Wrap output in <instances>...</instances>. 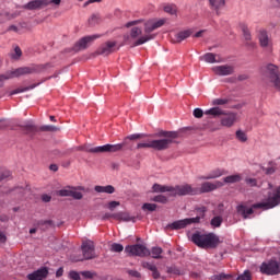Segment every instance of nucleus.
Wrapping results in <instances>:
<instances>
[{
	"mask_svg": "<svg viewBox=\"0 0 280 280\" xmlns=\"http://www.w3.org/2000/svg\"><path fill=\"white\" fill-rule=\"evenodd\" d=\"M265 70L266 71H279V67H277L276 65H272V63H267L265 66Z\"/></svg>",
	"mask_w": 280,
	"mask_h": 280,
	"instance_id": "nucleus-59",
	"label": "nucleus"
},
{
	"mask_svg": "<svg viewBox=\"0 0 280 280\" xmlns=\"http://www.w3.org/2000/svg\"><path fill=\"white\" fill-rule=\"evenodd\" d=\"M141 34H142L141 28H139V27H133V28H131L130 37H131V38H139V36H141Z\"/></svg>",
	"mask_w": 280,
	"mask_h": 280,
	"instance_id": "nucleus-45",
	"label": "nucleus"
},
{
	"mask_svg": "<svg viewBox=\"0 0 280 280\" xmlns=\"http://www.w3.org/2000/svg\"><path fill=\"white\" fill-rule=\"evenodd\" d=\"M69 278L72 279V280H82L80 278V273L78 271H75V270H71L69 272Z\"/></svg>",
	"mask_w": 280,
	"mask_h": 280,
	"instance_id": "nucleus-56",
	"label": "nucleus"
},
{
	"mask_svg": "<svg viewBox=\"0 0 280 280\" xmlns=\"http://www.w3.org/2000/svg\"><path fill=\"white\" fill-rule=\"evenodd\" d=\"M205 115H211L212 117H221V126L224 128H233L237 122V113H225L220 107H212L205 112Z\"/></svg>",
	"mask_w": 280,
	"mask_h": 280,
	"instance_id": "nucleus-5",
	"label": "nucleus"
},
{
	"mask_svg": "<svg viewBox=\"0 0 280 280\" xmlns=\"http://www.w3.org/2000/svg\"><path fill=\"white\" fill-rule=\"evenodd\" d=\"M125 252L128 253L130 257H150V249L141 244L128 245Z\"/></svg>",
	"mask_w": 280,
	"mask_h": 280,
	"instance_id": "nucleus-11",
	"label": "nucleus"
},
{
	"mask_svg": "<svg viewBox=\"0 0 280 280\" xmlns=\"http://www.w3.org/2000/svg\"><path fill=\"white\" fill-rule=\"evenodd\" d=\"M36 226H38L40 231H49V229H56V223L54 220H39Z\"/></svg>",
	"mask_w": 280,
	"mask_h": 280,
	"instance_id": "nucleus-23",
	"label": "nucleus"
},
{
	"mask_svg": "<svg viewBox=\"0 0 280 280\" xmlns=\"http://www.w3.org/2000/svg\"><path fill=\"white\" fill-rule=\"evenodd\" d=\"M49 69H51V63H40V65H35L31 68L16 69V71H47Z\"/></svg>",
	"mask_w": 280,
	"mask_h": 280,
	"instance_id": "nucleus-24",
	"label": "nucleus"
},
{
	"mask_svg": "<svg viewBox=\"0 0 280 280\" xmlns=\"http://www.w3.org/2000/svg\"><path fill=\"white\" fill-rule=\"evenodd\" d=\"M223 180H224V183H228V184L240 183V180H242V175H240V174L230 175V176L224 177Z\"/></svg>",
	"mask_w": 280,
	"mask_h": 280,
	"instance_id": "nucleus-34",
	"label": "nucleus"
},
{
	"mask_svg": "<svg viewBox=\"0 0 280 280\" xmlns=\"http://www.w3.org/2000/svg\"><path fill=\"white\" fill-rule=\"evenodd\" d=\"M258 39L260 43V47H268V45H270V37H268V32H266L265 30L259 31Z\"/></svg>",
	"mask_w": 280,
	"mask_h": 280,
	"instance_id": "nucleus-26",
	"label": "nucleus"
},
{
	"mask_svg": "<svg viewBox=\"0 0 280 280\" xmlns=\"http://www.w3.org/2000/svg\"><path fill=\"white\" fill-rule=\"evenodd\" d=\"M13 191H16L18 194H20V196H23L25 194V188H23V186H16L9 189V194H12Z\"/></svg>",
	"mask_w": 280,
	"mask_h": 280,
	"instance_id": "nucleus-49",
	"label": "nucleus"
},
{
	"mask_svg": "<svg viewBox=\"0 0 280 280\" xmlns=\"http://www.w3.org/2000/svg\"><path fill=\"white\" fill-rule=\"evenodd\" d=\"M7 178H12V172L8 170H0V183L7 180Z\"/></svg>",
	"mask_w": 280,
	"mask_h": 280,
	"instance_id": "nucleus-40",
	"label": "nucleus"
},
{
	"mask_svg": "<svg viewBox=\"0 0 280 280\" xmlns=\"http://www.w3.org/2000/svg\"><path fill=\"white\" fill-rule=\"evenodd\" d=\"M236 139L241 141V143H246L248 141V136L243 130L236 131Z\"/></svg>",
	"mask_w": 280,
	"mask_h": 280,
	"instance_id": "nucleus-38",
	"label": "nucleus"
},
{
	"mask_svg": "<svg viewBox=\"0 0 280 280\" xmlns=\"http://www.w3.org/2000/svg\"><path fill=\"white\" fill-rule=\"evenodd\" d=\"M75 150H77L78 152H89L90 154H98V149H97V147L91 148V147H89V145H86V144H84V145H79V147L75 148Z\"/></svg>",
	"mask_w": 280,
	"mask_h": 280,
	"instance_id": "nucleus-30",
	"label": "nucleus"
},
{
	"mask_svg": "<svg viewBox=\"0 0 280 280\" xmlns=\"http://www.w3.org/2000/svg\"><path fill=\"white\" fill-rule=\"evenodd\" d=\"M222 221H223L222 217H214L211 220V225L215 226V228L221 226L222 225Z\"/></svg>",
	"mask_w": 280,
	"mask_h": 280,
	"instance_id": "nucleus-50",
	"label": "nucleus"
},
{
	"mask_svg": "<svg viewBox=\"0 0 280 280\" xmlns=\"http://www.w3.org/2000/svg\"><path fill=\"white\" fill-rule=\"evenodd\" d=\"M82 277H84V279H94L95 277H97V273L93 272V271H81Z\"/></svg>",
	"mask_w": 280,
	"mask_h": 280,
	"instance_id": "nucleus-52",
	"label": "nucleus"
},
{
	"mask_svg": "<svg viewBox=\"0 0 280 280\" xmlns=\"http://www.w3.org/2000/svg\"><path fill=\"white\" fill-rule=\"evenodd\" d=\"M128 275L135 279H141V272L137 270H128Z\"/></svg>",
	"mask_w": 280,
	"mask_h": 280,
	"instance_id": "nucleus-60",
	"label": "nucleus"
},
{
	"mask_svg": "<svg viewBox=\"0 0 280 280\" xmlns=\"http://www.w3.org/2000/svg\"><path fill=\"white\" fill-rule=\"evenodd\" d=\"M260 272L262 275H279L280 272V265L277 260H269L267 262H262L260 266Z\"/></svg>",
	"mask_w": 280,
	"mask_h": 280,
	"instance_id": "nucleus-15",
	"label": "nucleus"
},
{
	"mask_svg": "<svg viewBox=\"0 0 280 280\" xmlns=\"http://www.w3.org/2000/svg\"><path fill=\"white\" fill-rule=\"evenodd\" d=\"M114 220H121L122 222H135V218L130 217V214L126 212H118L114 215Z\"/></svg>",
	"mask_w": 280,
	"mask_h": 280,
	"instance_id": "nucleus-31",
	"label": "nucleus"
},
{
	"mask_svg": "<svg viewBox=\"0 0 280 280\" xmlns=\"http://www.w3.org/2000/svg\"><path fill=\"white\" fill-rule=\"evenodd\" d=\"M151 276H152V278L153 279H161V272H159V268H156V266L155 267H153V269L151 270Z\"/></svg>",
	"mask_w": 280,
	"mask_h": 280,
	"instance_id": "nucleus-57",
	"label": "nucleus"
},
{
	"mask_svg": "<svg viewBox=\"0 0 280 280\" xmlns=\"http://www.w3.org/2000/svg\"><path fill=\"white\" fill-rule=\"evenodd\" d=\"M280 205V186L275 189L273 195L268 197V200L266 202H259L253 205L252 208H248L244 205H241L237 207V213L246 220L248 215H253L255 211L253 209H273V207H277Z\"/></svg>",
	"mask_w": 280,
	"mask_h": 280,
	"instance_id": "nucleus-2",
	"label": "nucleus"
},
{
	"mask_svg": "<svg viewBox=\"0 0 280 280\" xmlns=\"http://www.w3.org/2000/svg\"><path fill=\"white\" fill-rule=\"evenodd\" d=\"M242 32L244 39L246 40V45H248L249 47H255V43L250 42L253 39V36L250 35V30H248V26L243 25Z\"/></svg>",
	"mask_w": 280,
	"mask_h": 280,
	"instance_id": "nucleus-27",
	"label": "nucleus"
},
{
	"mask_svg": "<svg viewBox=\"0 0 280 280\" xmlns=\"http://www.w3.org/2000/svg\"><path fill=\"white\" fill-rule=\"evenodd\" d=\"M166 272H167V275H175L176 277H180V276L185 275V270H180L175 265H173L171 267H166Z\"/></svg>",
	"mask_w": 280,
	"mask_h": 280,
	"instance_id": "nucleus-32",
	"label": "nucleus"
},
{
	"mask_svg": "<svg viewBox=\"0 0 280 280\" xmlns=\"http://www.w3.org/2000/svg\"><path fill=\"white\" fill-rule=\"evenodd\" d=\"M224 183L222 182H205L201 184V188L199 189V194H209V191H215V189L223 187Z\"/></svg>",
	"mask_w": 280,
	"mask_h": 280,
	"instance_id": "nucleus-18",
	"label": "nucleus"
},
{
	"mask_svg": "<svg viewBox=\"0 0 280 280\" xmlns=\"http://www.w3.org/2000/svg\"><path fill=\"white\" fill-rule=\"evenodd\" d=\"M224 104H229V100L226 98H217L212 101V106H224Z\"/></svg>",
	"mask_w": 280,
	"mask_h": 280,
	"instance_id": "nucleus-46",
	"label": "nucleus"
},
{
	"mask_svg": "<svg viewBox=\"0 0 280 280\" xmlns=\"http://www.w3.org/2000/svg\"><path fill=\"white\" fill-rule=\"evenodd\" d=\"M191 36V31H182L176 34V43H183V40Z\"/></svg>",
	"mask_w": 280,
	"mask_h": 280,
	"instance_id": "nucleus-33",
	"label": "nucleus"
},
{
	"mask_svg": "<svg viewBox=\"0 0 280 280\" xmlns=\"http://www.w3.org/2000/svg\"><path fill=\"white\" fill-rule=\"evenodd\" d=\"M197 194H200L199 188H194L191 185L185 184L172 187L171 196H197Z\"/></svg>",
	"mask_w": 280,
	"mask_h": 280,
	"instance_id": "nucleus-9",
	"label": "nucleus"
},
{
	"mask_svg": "<svg viewBox=\"0 0 280 280\" xmlns=\"http://www.w3.org/2000/svg\"><path fill=\"white\" fill-rule=\"evenodd\" d=\"M47 275H49V269H47V267H43V268L27 275L26 279H28V280H43V279H47Z\"/></svg>",
	"mask_w": 280,
	"mask_h": 280,
	"instance_id": "nucleus-20",
	"label": "nucleus"
},
{
	"mask_svg": "<svg viewBox=\"0 0 280 280\" xmlns=\"http://www.w3.org/2000/svg\"><path fill=\"white\" fill-rule=\"evenodd\" d=\"M262 82L271 84L276 91L280 92V72L279 71H265L262 73Z\"/></svg>",
	"mask_w": 280,
	"mask_h": 280,
	"instance_id": "nucleus-12",
	"label": "nucleus"
},
{
	"mask_svg": "<svg viewBox=\"0 0 280 280\" xmlns=\"http://www.w3.org/2000/svg\"><path fill=\"white\" fill-rule=\"evenodd\" d=\"M163 25H165V20H159L156 22H153V27H155V30H159V27H163Z\"/></svg>",
	"mask_w": 280,
	"mask_h": 280,
	"instance_id": "nucleus-62",
	"label": "nucleus"
},
{
	"mask_svg": "<svg viewBox=\"0 0 280 280\" xmlns=\"http://www.w3.org/2000/svg\"><path fill=\"white\" fill-rule=\"evenodd\" d=\"M78 189H84L83 187H71L68 186L59 191H57V196H61V197H70L73 198L74 200H82L83 195L82 192L78 191Z\"/></svg>",
	"mask_w": 280,
	"mask_h": 280,
	"instance_id": "nucleus-14",
	"label": "nucleus"
},
{
	"mask_svg": "<svg viewBox=\"0 0 280 280\" xmlns=\"http://www.w3.org/2000/svg\"><path fill=\"white\" fill-rule=\"evenodd\" d=\"M97 38H102V35L96 34V35H88L82 37L75 43L73 47V51H82L84 49H88L89 45L94 43V40H97Z\"/></svg>",
	"mask_w": 280,
	"mask_h": 280,
	"instance_id": "nucleus-13",
	"label": "nucleus"
},
{
	"mask_svg": "<svg viewBox=\"0 0 280 280\" xmlns=\"http://www.w3.org/2000/svg\"><path fill=\"white\" fill-rule=\"evenodd\" d=\"M219 176H222V173L220 171H215L213 175H209L206 178V180H211V178H219Z\"/></svg>",
	"mask_w": 280,
	"mask_h": 280,
	"instance_id": "nucleus-63",
	"label": "nucleus"
},
{
	"mask_svg": "<svg viewBox=\"0 0 280 280\" xmlns=\"http://www.w3.org/2000/svg\"><path fill=\"white\" fill-rule=\"evenodd\" d=\"M21 56H23V51L21 50V47L16 46L14 48V51L11 54V58L13 60H19V58H21Z\"/></svg>",
	"mask_w": 280,
	"mask_h": 280,
	"instance_id": "nucleus-42",
	"label": "nucleus"
},
{
	"mask_svg": "<svg viewBox=\"0 0 280 280\" xmlns=\"http://www.w3.org/2000/svg\"><path fill=\"white\" fill-rule=\"evenodd\" d=\"M20 128L24 135H27L31 137V139H34V136L38 130L42 132H60V127L51 126V125H46L42 127H36V125L32 124H26V125H20Z\"/></svg>",
	"mask_w": 280,
	"mask_h": 280,
	"instance_id": "nucleus-6",
	"label": "nucleus"
},
{
	"mask_svg": "<svg viewBox=\"0 0 280 280\" xmlns=\"http://www.w3.org/2000/svg\"><path fill=\"white\" fill-rule=\"evenodd\" d=\"M236 280H253V277L250 276V272L246 270L243 275L238 276Z\"/></svg>",
	"mask_w": 280,
	"mask_h": 280,
	"instance_id": "nucleus-54",
	"label": "nucleus"
},
{
	"mask_svg": "<svg viewBox=\"0 0 280 280\" xmlns=\"http://www.w3.org/2000/svg\"><path fill=\"white\" fill-rule=\"evenodd\" d=\"M205 115V112H202L201 108H195L194 109V117L197 119H201V117Z\"/></svg>",
	"mask_w": 280,
	"mask_h": 280,
	"instance_id": "nucleus-58",
	"label": "nucleus"
},
{
	"mask_svg": "<svg viewBox=\"0 0 280 280\" xmlns=\"http://www.w3.org/2000/svg\"><path fill=\"white\" fill-rule=\"evenodd\" d=\"M49 5V1L47 0H32L28 3L24 4V10H40L43 8H47Z\"/></svg>",
	"mask_w": 280,
	"mask_h": 280,
	"instance_id": "nucleus-19",
	"label": "nucleus"
},
{
	"mask_svg": "<svg viewBox=\"0 0 280 280\" xmlns=\"http://www.w3.org/2000/svg\"><path fill=\"white\" fill-rule=\"evenodd\" d=\"M244 80H248V74H240L237 78H230V82H244Z\"/></svg>",
	"mask_w": 280,
	"mask_h": 280,
	"instance_id": "nucleus-47",
	"label": "nucleus"
},
{
	"mask_svg": "<svg viewBox=\"0 0 280 280\" xmlns=\"http://www.w3.org/2000/svg\"><path fill=\"white\" fill-rule=\"evenodd\" d=\"M153 202H160L161 205H167V197L158 195L151 199Z\"/></svg>",
	"mask_w": 280,
	"mask_h": 280,
	"instance_id": "nucleus-41",
	"label": "nucleus"
},
{
	"mask_svg": "<svg viewBox=\"0 0 280 280\" xmlns=\"http://www.w3.org/2000/svg\"><path fill=\"white\" fill-rule=\"evenodd\" d=\"M212 280H226L231 279V275H225V273H220V275H214L211 278Z\"/></svg>",
	"mask_w": 280,
	"mask_h": 280,
	"instance_id": "nucleus-53",
	"label": "nucleus"
},
{
	"mask_svg": "<svg viewBox=\"0 0 280 280\" xmlns=\"http://www.w3.org/2000/svg\"><path fill=\"white\" fill-rule=\"evenodd\" d=\"M100 21H101L100 14H92L91 18L89 19V25L91 26L97 25Z\"/></svg>",
	"mask_w": 280,
	"mask_h": 280,
	"instance_id": "nucleus-43",
	"label": "nucleus"
},
{
	"mask_svg": "<svg viewBox=\"0 0 280 280\" xmlns=\"http://www.w3.org/2000/svg\"><path fill=\"white\" fill-rule=\"evenodd\" d=\"M119 205H121L119 201H109L107 208L109 211H115Z\"/></svg>",
	"mask_w": 280,
	"mask_h": 280,
	"instance_id": "nucleus-55",
	"label": "nucleus"
},
{
	"mask_svg": "<svg viewBox=\"0 0 280 280\" xmlns=\"http://www.w3.org/2000/svg\"><path fill=\"white\" fill-rule=\"evenodd\" d=\"M129 142L122 141L118 144H105L102 147H97L98 154H106V152L113 153V152H121L124 148H128Z\"/></svg>",
	"mask_w": 280,
	"mask_h": 280,
	"instance_id": "nucleus-16",
	"label": "nucleus"
},
{
	"mask_svg": "<svg viewBox=\"0 0 280 280\" xmlns=\"http://www.w3.org/2000/svg\"><path fill=\"white\" fill-rule=\"evenodd\" d=\"M82 258H73V261H89L90 259H96L95 245L91 241H85L81 245Z\"/></svg>",
	"mask_w": 280,
	"mask_h": 280,
	"instance_id": "nucleus-8",
	"label": "nucleus"
},
{
	"mask_svg": "<svg viewBox=\"0 0 280 280\" xmlns=\"http://www.w3.org/2000/svg\"><path fill=\"white\" fill-rule=\"evenodd\" d=\"M211 10L215 11L217 16L222 14L221 10L226 5V0H209Z\"/></svg>",
	"mask_w": 280,
	"mask_h": 280,
	"instance_id": "nucleus-22",
	"label": "nucleus"
},
{
	"mask_svg": "<svg viewBox=\"0 0 280 280\" xmlns=\"http://www.w3.org/2000/svg\"><path fill=\"white\" fill-rule=\"evenodd\" d=\"M189 277H191V279L200 280V279H202V273L196 272V271H191L189 273Z\"/></svg>",
	"mask_w": 280,
	"mask_h": 280,
	"instance_id": "nucleus-61",
	"label": "nucleus"
},
{
	"mask_svg": "<svg viewBox=\"0 0 280 280\" xmlns=\"http://www.w3.org/2000/svg\"><path fill=\"white\" fill-rule=\"evenodd\" d=\"M163 9H164V12H166V14H171V15H174L176 14V12H178L176 4H164Z\"/></svg>",
	"mask_w": 280,
	"mask_h": 280,
	"instance_id": "nucleus-36",
	"label": "nucleus"
},
{
	"mask_svg": "<svg viewBox=\"0 0 280 280\" xmlns=\"http://www.w3.org/2000/svg\"><path fill=\"white\" fill-rule=\"evenodd\" d=\"M115 45H117V43L107 42L97 49L96 54H98V56H109V54L115 51Z\"/></svg>",
	"mask_w": 280,
	"mask_h": 280,
	"instance_id": "nucleus-21",
	"label": "nucleus"
},
{
	"mask_svg": "<svg viewBox=\"0 0 280 280\" xmlns=\"http://www.w3.org/2000/svg\"><path fill=\"white\" fill-rule=\"evenodd\" d=\"M237 69V63H228L218 67V71H235Z\"/></svg>",
	"mask_w": 280,
	"mask_h": 280,
	"instance_id": "nucleus-37",
	"label": "nucleus"
},
{
	"mask_svg": "<svg viewBox=\"0 0 280 280\" xmlns=\"http://www.w3.org/2000/svg\"><path fill=\"white\" fill-rule=\"evenodd\" d=\"M151 253L153 255V259H163V256H161L163 254V248L153 247Z\"/></svg>",
	"mask_w": 280,
	"mask_h": 280,
	"instance_id": "nucleus-39",
	"label": "nucleus"
},
{
	"mask_svg": "<svg viewBox=\"0 0 280 280\" xmlns=\"http://www.w3.org/2000/svg\"><path fill=\"white\" fill-rule=\"evenodd\" d=\"M245 183L248 187H259L256 178L247 177L245 178Z\"/></svg>",
	"mask_w": 280,
	"mask_h": 280,
	"instance_id": "nucleus-48",
	"label": "nucleus"
},
{
	"mask_svg": "<svg viewBox=\"0 0 280 280\" xmlns=\"http://www.w3.org/2000/svg\"><path fill=\"white\" fill-rule=\"evenodd\" d=\"M205 213H207V208L201 207L196 209V217L183 219L175 221L173 223H170L166 225V229H170L171 231H180V229H186L190 224H200V220H203Z\"/></svg>",
	"mask_w": 280,
	"mask_h": 280,
	"instance_id": "nucleus-4",
	"label": "nucleus"
},
{
	"mask_svg": "<svg viewBox=\"0 0 280 280\" xmlns=\"http://www.w3.org/2000/svg\"><path fill=\"white\" fill-rule=\"evenodd\" d=\"M94 191L97 194H115V187L113 185L95 186Z\"/></svg>",
	"mask_w": 280,
	"mask_h": 280,
	"instance_id": "nucleus-28",
	"label": "nucleus"
},
{
	"mask_svg": "<svg viewBox=\"0 0 280 280\" xmlns=\"http://www.w3.org/2000/svg\"><path fill=\"white\" fill-rule=\"evenodd\" d=\"M218 56L213 52H207L203 56L199 57V60L202 62H208L209 65H213L215 62H220V59H217Z\"/></svg>",
	"mask_w": 280,
	"mask_h": 280,
	"instance_id": "nucleus-25",
	"label": "nucleus"
},
{
	"mask_svg": "<svg viewBox=\"0 0 280 280\" xmlns=\"http://www.w3.org/2000/svg\"><path fill=\"white\" fill-rule=\"evenodd\" d=\"M156 203H144L143 206H142V209L144 210V211H156Z\"/></svg>",
	"mask_w": 280,
	"mask_h": 280,
	"instance_id": "nucleus-51",
	"label": "nucleus"
},
{
	"mask_svg": "<svg viewBox=\"0 0 280 280\" xmlns=\"http://www.w3.org/2000/svg\"><path fill=\"white\" fill-rule=\"evenodd\" d=\"M110 250L113 253H121L124 250V245L119 244V243H114L110 246Z\"/></svg>",
	"mask_w": 280,
	"mask_h": 280,
	"instance_id": "nucleus-44",
	"label": "nucleus"
},
{
	"mask_svg": "<svg viewBox=\"0 0 280 280\" xmlns=\"http://www.w3.org/2000/svg\"><path fill=\"white\" fill-rule=\"evenodd\" d=\"M151 137H153V140L147 143H138L137 150H141V148H151L158 152L170 150L174 143H179L176 139H180L183 133L180 131L160 130L153 133Z\"/></svg>",
	"mask_w": 280,
	"mask_h": 280,
	"instance_id": "nucleus-1",
	"label": "nucleus"
},
{
	"mask_svg": "<svg viewBox=\"0 0 280 280\" xmlns=\"http://www.w3.org/2000/svg\"><path fill=\"white\" fill-rule=\"evenodd\" d=\"M191 241L199 248H218L220 246V236L214 233L202 234L201 232H196L192 234Z\"/></svg>",
	"mask_w": 280,
	"mask_h": 280,
	"instance_id": "nucleus-3",
	"label": "nucleus"
},
{
	"mask_svg": "<svg viewBox=\"0 0 280 280\" xmlns=\"http://www.w3.org/2000/svg\"><path fill=\"white\" fill-rule=\"evenodd\" d=\"M154 265L150 264V262H147V261H143L142 262V268H147V270H153L154 269Z\"/></svg>",
	"mask_w": 280,
	"mask_h": 280,
	"instance_id": "nucleus-64",
	"label": "nucleus"
},
{
	"mask_svg": "<svg viewBox=\"0 0 280 280\" xmlns=\"http://www.w3.org/2000/svg\"><path fill=\"white\" fill-rule=\"evenodd\" d=\"M144 137H148L145 133H133L131 136H127L124 141L128 143V141H137L139 139H144Z\"/></svg>",
	"mask_w": 280,
	"mask_h": 280,
	"instance_id": "nucleus-35",
	"label": "nucleus"
},
{
	"mask_svg": "<svg viewBox=\"0 0 280 280\" xmlns=\"http://www.w3.org/2000/svg\"><path fill=\"white\" fill-rule=\"evenodd\" d=\"M152 189L154 194H165V191H168L170 196H172V187L154 184Z\"/></svg>",
	"mask_w": 280,
	"mask_h": 280,
	"instance_id": "nucleus-29",
	"label": "nucleus"
},
{
	"mask_svg": "<svg viewBox=\"0 0 280 280\" xmlns=\"http://www.w3.org/2000/svg\"><path fill=\"white\" fill-rule=\"evenodd\" d=\"M155 26L152 21L147 22L144 24V33L147 35L139 37L133 44L132 47H139L140 45H144V43H148V40H154L155 35H152V32H154Z\"/></svg>",
	"mask_w": 280,
	"mask_h": 280,
	"instance_id": "nucleus-10",
	"label": "nucleus"
},
{
	"mask_svg": "<svg viewBox=\"0 0 280 280\" xmlns=\"http://www.w3.org/2000/svg\"><path fill=\"white\" fill-rule=\"evenodd\" d=\"M40 80L37 83H33L25 88H18L10 92V95H18V93H25V91H32L33 89H36V86H40L43 82H47V80H52V78H62V72H55L54 74L49 75H40Z\"/></svg>",
	"mask_w": 280,
	"mask_h": 280,
	"instance_id": "nucleus-7",
	"label": "nucleus"
},
{
	"mask_svg": "<svg viewBox=\"0 0 280 280\" xmlns=\"http://www.w3.org/2000/svg\"><path fill=\"white\" fill-rule=\"evenodd\" d=\"M28 71H7L3 74H0V89H3L5 80H14V78H23L27 75Z\"/></svg>",
	"mask_w": 280,
	"mask_h": 280,
	"instance_id": "nucleus-17",
	"label": "nucleus"
}]
</instances>
